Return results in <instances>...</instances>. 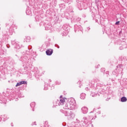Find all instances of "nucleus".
I'll return each instance as SVG.
<instances>
[{
	"label": "nucleus",
	"instance_id": "nucleus-1",
	"mask_svg": "<svg viewBox=\"0 0 127 127\" xmlns=\"http://www.w3.org/2000/svg\"><path fill=\"white\" fill-rule=\"evenodd\" d=\"M75 105L76 102L74 99H69L64 106V109L67 110L64 111V114L66 117H69L71 118V115H72V111L71 110H74L75 109Z\"/></svg>",
	"mask_w": 127,
	"mask_h": 127
},
{
	"label": "nucleus",
	"instance_id": "nucleus-2",
	"mask_svg": "<svg viewBox=\"0 0 127 127\" xmlns=\"http://www.w3.org/2000/svg\"><path fill=\"white\" fill-rule=\"evenodd\" d=\"M65 100H66V99L61 96L60 98L59 105H64V103H65Z\"/></svg>",
	"mask_w": 127,
	"mask_h": 127
},
{
	"label": "nucleus",
	"instance_id": "nucleus-3",
	"mask_svg": "<svg viewBox=\"0 0 127 127\" xmlns=\"http://www.w3.org/2000/svg\"><path fill=\"white\" fill-rule=\"evenodd\" d=\"M46 53L47 55L50 56L51 55H52V53H53V50L52 49L48 50L47 51H46Z\"/></svg>",
	"mask_w": 127,
	"mask_h": 127
},
{
	"label": "nucleus",
	"instance_id": "nucleus-4",
	"mask_svg": "<svg viewBox=\"0 0 127 127\" xmlns=\"http://www.w3.org/2000/svg\"><path fill=\"white\" fill-rule=\"evenodd\" d=\"M81 110L83 114H87L88 113V108L86 107H82Z\"/></svg>",
	"mask_w": 127,
	"mask_h": 127
},
{
	"label": "nucleus",
	"instance_id": "nucleus-5",
	"mask_svg": "<svg viewBox=\"0 0 127 127\" xmlns=\"http://www.w3.org/2000/svg\"><path fill=\"white\" fill-rule=\"evenodd\" d=\"M23 84H26V82L24 81H22L18 82L16 85V87H18V86H20L21 85H22Z\"/></svg>",
	"mask_w": 127,
	"mask_h": 127
},
{
	"label": "nucleus",
	"instance_id": "nucleus-6",
	"mask_svg": "<svg viewBox=\"0 0 127 127\" xmlns=\"http://www.w3.org/2000/svg\"><path fill=\"white\" fill-rule=\"evenodd\" d=\"M86 98V94L85 93H81L80 95V99L84 100Z\"/></svg>",
	"mask_w": 127,
	"mask_h": 127
},
{
	"label": "nucleus",
	"instance_id": "nucleus-7",
	"mask_svg": "<svg viewBox=\"0 0 127 127\" xmlns=\"http://www.w3.org/2000/svg\"><path fill=\"white\" fill-rule=\"evenodd\" d=\"M121 102H127V97H123L121 98Z\"/></svg>",
	"mask_w": 127,
	"mask_h": 127
},
{
	"label": "nucleus",
	"instance_id": "nucleus-8",
	"mask_svg": "<svg viewBox=\"0 0 127 127\" xmlns=\"http://www.w3.org/2000/svg\"><path fill=\"white\" fill-rule=\"evenodd\" d=\"M30 106H31V108H33V107H34V106H35V103L33 102V103H31Z\"/></svg>",
	"mask_w": 127,
	"mask_h": 127
},
{
	"label": "nucleus",
	"instance_id": "nucleus-9",
	"mask_svg": "<svg viewBox=\"0 0 127 127\" xmlns=\"http://www.w3.org/2000/svg\"><path fill=\"white\" fill-rule=\"evenodd\" d=\"M115 24L116 25H119L120 24V21H117L116 22Z\"/></svg>",
	"mask_w": 127,
	"mask_h": 127
},
{
	"label": "nucleus",
	"instance_id": "nucleus-10",
	"mask_svg": "<svg viewBox=\"0 0 127 127\" xmlns=\"http://www.w3.org/2000/svg\"><path fill=\"white\" fill-rule=\"evenodd\" d=\"M44 89L45 90H47L48 88H46V87L45 86Z\"/></svg>",
	"mask_w": 127,
	"mask_h": 127
},
{
	"label": "nucleus",
	"instance_id": "nucleus-11",
	"mask_svg": "<svg viewBox=\"0 0 127 127\" xmlns=\"http://www.w3.org/2000/svg\"><path fill=\"white\" fill-rule=\"evenodd\" d=\"M91 96H92V97H95V95H93V94H91Z\"/></svg>",
	"mask_w": 127,
	"mask_h": 127
},
{
	"label": "nucleus",
	"instance_id": "nucleus-12",
	"mask_svg": "<svg viewBox=\"0 0 127 127\" xmlns=\"http://www.w3.org/2000/svg\"><path fill=\"white\" fill-rule=\"evenodd\" d=\"M77 108V106L75 105V109H76Z\"/></svg>",
	"mask_w": 127,
	"mask_h": 127
},
{
	"label": "nucleus",
	"instance_id": "nucleus-13",
	"mask_svg": "<svg viewBox=\"0 0 127 127\" xmlns=\"http://www.w3.org/2000/svg\"><path fill=\"white\" fill-rule=\"evenodd\" d=\"M11 126H12V124H11Z\"/></svg>",
	"mask_w": 127,
	"mask_h": 127
}]
</instances>
